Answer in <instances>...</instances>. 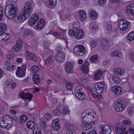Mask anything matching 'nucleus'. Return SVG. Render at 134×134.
<instances>
[{
	"instance_id": "obj_1",
	"label": "nucleus",
	"mask_w": 134,
	"mask_h": 134,
	"mask_svg": "<svg viewBox=\"0 0 134 134\" xmlns=\"http://www.w3.org/2000/svg\"><path fill=\"white\" fill-rule=\"evenodd\" d=\"M96 113L90 109L82 112L81 118L82 127L84 130H89L90 125H92L96 121Z\"/></svg>"
},
{
	"instance_id": "obj_2",
	"label": "nucleus",
	"mask_w": 134,
	"mask_h": 134,
	"mask_svg": "<svg viewBox=\"0 0 134 134\" xmlns=\"http://www.w3.org/2000/svg\"><path fill=\"white\" fill-rule=\"evenodd\" d=\"M17 9L16 6L13 4H8L5 9V13L6 16L10 19H13L15 16Z\"/></svg>"
},
{
	"instance_id": "obj_3",
	"label": "nucleus",
	"mask_w": 134,
	"mask_h": 134,
	"mask_svg": "<svg viewBox=\"0 0 134 134\" xmlns=\"http://www.w3.org/2000/svg\"><path fill=\"white\" fill-rule=\"evenodd\" d=\"M12 123V119L8 115L3 116L0 121V126L3 128L9 129Z\"/></svg>"
},
{
	"instance_id": "obj_4",
	"label": "nucleus",
	"mask_w": 134,
	"mask_h": 134,
	"mask_svg": "<svg viewBox=\"0 0 134 134\" xmlns=\"http://www.w3.org/2000/svg\"><path fill=\"white\" fill-rule=\"evenodd\" d=\"M126 104L123 100L118 99L117 100L115 106V110L117 111L121 112L126 107Z\"/></svg>"
},
{
	"instance_id": "obj_5",
	"label": "nucleus",
	"mask_w": 134,
	"mask_h": 134,
	"mask_svg": "<svg viewBox=\"0 0 134 134\" xmlns=\"http://www.w3.org/2000/svg\"><path fill=\"white\" fill-rule=\"evenodd\" d=\"M105 84L102 82L96 83L94 85V91L96 93L99 95L101 94L103 92Z\"/></svg>"
},
{
	"instance_id": "obj_6",
	"label": "nucleus",
	"mask_w": 134,
	"mask_h": 134,
	"mask_svg": "<svg viewBox=\"0 0 134 134\" xmlns=\"http://www.w3.org/2000/svg\"><path fill=\"white\" fill-rule=\"evenodd\" d=\"M74 52L80 56L83 55L85 54L86 50L84 47L82 45H77L73 49Z\"/></svg>"
},
{
	"instance_id": "obj_7",
	"label": "nucleus",
	"mask_w": 134,
	"mask_h": 134,
	"mask_svg": "<svg viewBox=\"0 0 134 134\" xmlns=\"http://www.w3.org/2000/svg\"><path fill=\"white\" fill-rule=\"evenodd\" d=\"M115 130L116 134H127L125 127L122 123H118L116 125Z\"/></svg>"
},
{
	"instance_id": "obj_8",
	"label": "nucleus",
	"mask_w": 134,
	"mask_h": 134,
	"mask_svg": "<svg viewBox=\"0 0 134 134\" xmlns=\"http://www.w3.org/2000/svg\"><path fill=\"white\" fill-rule=\"evenodd\" d=\"M22 46V41L19 40L16 41V44L12 48L11 51L13 52H18L21 50Z\"/></svg>"
},
{
	"instance_id": "obj_9",
	"label": "nucleus",
	"mask_w": 134,
	"mask_h": 134,
	"mask_svg": "<svg viewBox=\"0 0 134 134\" xmlns=\"http://www.w3.org/2000/svg\"><path fill=\"white\" fill-rule=\"evenodd\" d=\"M81 87H77L75 91V94L76 97L80 100H82L86 98L85 95L84 93L81 92Z\"/></svg>"
},
{
	"instance_id": "obj_10",
	"label": "nucleus",
	"mask_w": 134,
	"mask_h": 134,
	"mask_svg": "<svg viewBox=\"0 0 134 134\" xmlns=\"http://www.w3.org/2000/svg\"><path fill=\"white\" fill-rule=\"evenodd\" d=\"M65 55L62 52H58L55 57L56 60L58 63H62L65 60Z\"/></svg>"
},
{
	"instance_id": "obj_11",
	"label": "nucleus",
	"mask_w": 134,
	"mask_h": 134,
	"mask_svg": "<svg viewBox=\"0 0 134 134\" xmlns=\"http://www.w3.org/2000/svg\"><path fill=\"white\" fill-rule=\"evenodd\" d=\"M102 127L101 131L100 132L101 134H110L111 131L109 125H105L102 126Z\"/></svg>"
},
{
	"instance_id": "obj_12",
	"label": "nucleus",
	"mask_w": 134,
	"mask_h": 134,
	"mask_svg": "<svg viewBox=\"0 0 134 134\" xmlns=\"http://www.w3.org/2000/svg\"><path fill=\"white\" fill-rule=\"evenodd\" d=\"M112 91L117 96L120 95L122 93L121 87L118 85L113 86L111 89Z\"/></svg>"
},
{
	"instance_id": "obj_13",
	"label": "nucleus",
	"mask_w": 134,
	"mask_h": 134,
	"mask_svg": "<svg viewBox=\"0 0 134 134\" xmlns=\"http://www.w3.org/2000/svg\"><path fill=\"white\" fill-rule=\"evenodd\" d=\"M26 56L28 58H30L33 61L37 62L38 61V58L34 53L27 51L26 54Z\"/></svg>"
},
{
	"instance_id": "obj_14",
	"label": "nucleus",
	"mask_w": 134,
	"mask_h": 134,
	"mask_svg": "<svg viewBox=\"0 0 134 134\" xmlns=\"http://www.w3.org/2000/svg\"><path fill=\"white\" fill-rule=\"evenodd\" d=\"M65 69L67 72L69 74H71L74 71L73 66L70 62H68L66 64Z\"/></svg>"
},
{
	"instance_id": "obj_15",
	"label": "nucleus",
	"mask_w": 134,
	"mask_h": 134,
	"mask_svg": "<svg viewBox=\"0 0 134 134\" xmlns=\"http://www.w3.org/2000/svg\"><path fill=\"white\" fill-rule=\"evenodd\" d=\"M84 33L83 30L79 29L76 31L75 35V38L77 39L82 38L83 37Z\"/></svg>"
},
{
	"instance_id": "obj_16",
	"label": "nucleus",
	"mask_w": 134,
	"mask_h": 134,
	"mask_svg": "<svg viewBox=\"0 0 134 134\" xmlns=\"http://www.w3.org/2000/svg\"><path fill=\"white\" fill-rule=\"evenodd\" d=\"M11 37V36L8 33L3 32L0 34V39L4 41H7L9 40Z\"/></svg>"
},
{
	"instance_id": "obj_17",
	"label": "nucleus",
	"mask_w": 134,
	"mask_h": 134,
	"mask_svg": "<svg viewBox=\"0 0 134 134\" xmlns=\"http://www.w3.org/2000/svg\"><path fill=\"white\" fill-rule=\"evenodd\" d=\"M25 71L20 67H18L17 69V71L16 73V76L19 77L24 76L25 75Z\"/></svg>"
},
{
	"instance_id": "obj_18",
	"label": "nucleus",
	"mask_w": 134,
	"mask_h": 134,
	"mask_svg": "<svg viewBox=\"0 0 134 134\" xmlns=\"http://www.w3.org/2000/svg\"><path fill=\"white\" fill-rule=\"evenodd\" d=\"M89 64L88 62H85L81 67L82 71L85 74H87L88 72L89 69L88 68Z\"/></svg>"
},
{
	"instance_id": "obj_19",
	"label": "nucleus",
	"mask_w": 134,
	"mask_h": 134,
	"mask_svg": "<svg viewBox=\"0 0 134 134\" xmlns=\"http://www.w3.org/2000/svg\"><path fill=\"white\" fill-rule=\"evenodd\" d=\"M113 71L115 74H119L121 75H123L125 72L124 70L120 68H114Z\"/></svg>"
},
{
	"instance_id": "obj_20",
	"label": "nucleus",
	"mask_w": 134,
	"mask_h": 134,
	"mask_svg": "<svg viewBox=\"0 0 134 134\" xmlns=\"http://www.w3.org/2000/svg\"><path fill=\"white\" fill-rule=\"evenodd\" d=\"M59 13H60V19L62 20L65 19L70 16V13L69 12H68L67 13L65 12L61 13L60 12H59Z\"/></svg>"
},
{
	"instance_id": "obj_21",
	"label": "nucleus",
	"mask_w": 134,
	"mask_h": 134,
	"mask_svg": "<svg viewBox=\"0 0 134 134\" xmlns=\"http://www.w3.org/2000/svg\"><path fill=\"white\" fill-rule=\"evenodd\" d=\"M89 14L90 18L92 20H94L97 18V14L95 11L91 10Z\"/></svg>"
},
{
	"instance_id": "obj_22",
	"label": "nucleus",
	"mask_w": 134,
	"mask_h": 134,
	"mask_svg": "<svg viewBox=\"0 0 134 134\" xmlns=\"http://www.w3.org/2000/svg\"><path fill=\"white\" fill-rule=\"evenodd\" d=\"M31 11L30 10L24 8L21 11V13L22 14V15H24L26 17V18H27L31 14Z\"/></svg>"
},
{
	"instance_id": "obj_23",
	"label": "nucleus",
	"mask_w": 134,
	"mask_h": 134,
	"mask_svg": "<svg viewBox=\"0 0 134 134\" xmlns=\"http://www.w3.org/2000/svg\"><path fill=\"white\" fill-rule=\"evenodd\" d=\"M80 20L83 21L87 17V14L83 10H80L79 12Z\"/></svg>"
},
{
	"instance_id": "obj_24",
	"label": "nucleus",
	"mask_w": 134,
	"mask_h": 134,
	"mask_svg": "<svg viewBox=\"0 0 134 134\" xmlns=\"http://www.w3.org/2000/svg\"><path fill=\"white\" fill-rule=\"evenodd\" d=\"M32 1H28L25 2L24 8L31 11L32 7Z\"/></svg>"
},
{
	"instance_id": "obj_25",
	"label": "nucleus",
	"mask_w": 134,
	"mask_h": 134,
	"mask_svg": "<svg viewBox=\"0 0 134 134\" xmlns=\"http://www.w3.org/2000/svg\"><path fill=\"white\" fill-rule=\"evenodd\" d=\"M53 58L52 57V55L49 56L47 58V59L45 60L44 62L46 64L49 65L50 64H52L53 63Z\"/></svg>"
},
{
	"instance_id": "obj_26",
	"label": "nucleus",
	"mask_w": 134,
	"mask_h": 134,
	"mask_svg": "<svg viewBox=\"0 0 134 134\" xmlns=\"http://www.w3.org/2000/svg\"><path fill=\"white\" fill-rule=\"evenodd\" d=\"M112 57H121L122 56V53L119 50H116L114 52H113L110 53Z\"/></svg>"
},
{
	"instance_id": "obj_27",
	"label": "nucleus",
	"mask_w": 134,
	"mask_h": 134,
	"mask_svg": "<svg viewBox=\"0 0 134 134\" xmlns=\"http://www.w3.org/2000/svg\"><path fill=\"white\" fill-rule=\"evenodd\" d=\"M34 83L36 85L38 84L40 82V76L39 75L35 74L33 78Z\"/></svg>"
},
{
	"instance_id": "obj_28",
	"label": "nucleus",
	"mask_w": 134,
	"mask_h": 134,
	"mask_svg": "<svg viewBox=\"0 0 134 134\" xmlns=\"http://www.w3.org/2000/svg\"><path fill=\"white\" fill-rule=\"evenodd\" d=\"M7 28V26L5 24L1 23L0 24V34H1L5 32Z\"/></svg>"
},
{
	"instance_id": "obj_29",
	"label": "nucleus",
	"mask_w": 134,
	"mask_h": 134,
	"mask_svg": "<svg viewBox=\"0 0 134 134\" xmlns=\"http://www.w3.org/2000/svg\"><path fill=\"white\" fill-rule=\"evenodd\" d=\"M102 72L100 71H98L96 72L94 76V79L95 80H98L99 79L100 77L102 76Z\"/></svg>"
},
{
	"instance_id": "obj_30",
	"label": "nucleus",
	"mask_w": 134,
	"mask_h": 134,
	"mask_svg": "<svg viewBox=\"0 0 134 134\" xmlns=\"http://www.w3.org/2000/svg\"><path fill=\"white\" fill-rule=\"evenodd\" d=\"M125 24H124L122 26V27L121 30H124L126 29H127L128 28H129L130 26V22L125 20Z\"/></svg>"
},
{
	"instance_id": "obj_31",
	"label": "nucleus",
	"mask_w": 134,
	"mask_h": 134,
	"mask_svg": "<svg viewBox=\"0 0 134 134\" xmlns=\"http://www.w3.org/2000/svg\"><path fill=\"white\" fill-rule=\"evenodd\" d=\"M34 123L32 121H28L26 123V126L28 128L32 129L34 126Z\"/></svg>"
},
{
	"instance_id": "obj_32",
	"label": "nucleus",
	"mask_w": 134,
	"mask_h": 134,
	"mask_svg": "<svg viewBox=\"0 0 134 134\" xmlns=\"http://www.w3.org/2000/svg\"><path fill=\"white\" fill-rule=\"evenodd\" d=\"M33 31L32 30L30 29H26L24 30V36H27L29 34L33 35Z\"/></svg>"
},
{
	"instance_id": "obj_33",
	"label": "nucleus",
	"mask_w": 134,
	"mask_h": 134,
	"mask_svg": "<svg viewBox=\"0 0 134 134\" xmlns=\"http://www.w3.org/2000/svg\"><path fill=\"white\" fill-rule=\"evenodd\" d=\"M33 134H42L41 130L40 127L34 128L32 131Z\"/></svg>"
},
{
	"instance_id": "obj_34",
	"label": "nucleus",
	"mask_w": 134,
	"mask_h": 134,
	"mask_svg": "<svg viewBox=\"0 0 134 134\" xmlns=\"http://www.w3.org/2000/svg\"><path fill=\"white\" fill-rule=\"evenodd\" d=\"M125 20L124 19H121L118 21V26L120 30H121L124 24H125Z\"/></svg>"
},
{
	"instance_id": "obj_35",
	"label": "nucleus",
	"mask_w": 134,
	"mask_h": 134,
	"mask_svg": "<svg viewBox=\"0 0 134 134\" xmlns=\"http://www.w3.org/2000/svg\"><path fill=\"white\" fill-rule=\"evenodd\" d=\"M90 28L91 30H97L98 29V27L95 24V23L92 22L91 23L90 25Z\"/></svg>"
},
{
	"instance_id": "obj_36",
	"label": "nucleus",
	"mask_w": 134,
	"mask_h": 134,
	"mask_svg": "<svg viewBox=\"0 0 134 134\" xmlns=\"http://www.w3.org/2000/svg\"><path fill=\"white\" fill-rule=\"evenodd\" d=\"M133 107L131 106H129L127 108L128 114L129 115H131L134 112Z\"/></svg>"
},
{
	"instance_id": "obj_37",
	"label": "nucleus",
	"mask_w": 134,
	"mask_h": 134,
	"mask_svg": "<svg viewBox=\"0 0 134 134\" xmlns=\"http://www.w3.org/2000/svg\"><path fill=\"white\" fill-rule=\"evenodd\" d=\"M52 126L53 129L56 130H59L60 127L59 123H57L56 122H52Z\"/></svg>"
},
{
	"instance_id": "obj_38",
	"label": "nucleus",
	"mask_w": 134,
	"mask_h": 134,
	"mask_svg": "<svg viewBox=\"0 0 134 134\" xmlns=\"http://www.w3.org/2000/svg\"><path fill=\"white\" fill-rule=\"evenodd\" d=\"M65 86L66 89L68 90H71L73 88L72 83L70 82H67L65 84Z\"/></svg>"
},
{
	"instance_id": "obj_39",
	"label": "nucleus",
	"mask_w": 134,
	"mask_h": 134,
	"mask_svg": "<svg viewBox=\"0 0 134 134\" xmlns=\"http://www.w3.org/2000/svg\"><path fill=\"white\" fill-rule=\"evenodd\" d=\"M98 56L97 55H92L91 58H90V60L92 62H95L98 60Z\"/></svg>"
},
{
	"instance_id": "obj_40",
	"label": "nucleus",
	"mask_w": 134,
	"mask_h": 134,
	"mask_svg": "<svg viewBox=\"0 0 134 134\" xmlns=\"http://www.w3.org/2000/svg\"><path fill=\"white\" fill-rule=\"evenodd\" d=\"M128 39L129 40H133L134 39V32H131L128 34L127 37Z\"/></svg>"
},
{
	"instance_id": "obj_41",
	"label": "nucleus",
	"mask_w": 134,
	"mask_h": 134,
	"mask_svg": "<svg viewBox=\"0 0 134 134\" xmlns=\"http://www.w3.org/2000/svg\"><path fill=\"white\" fill-rule=\"evenodd\" d=\"M113 80L116 84L119 83L120 82V80L117 75H115L113 77Z\"/></svg>"
},
{
	"instance_id": "obj_42",
	"label": "nucleus",
	"mask_w": 134,
	"mask_h": 134,
	"mask_svg": "<svg viewBox=\"0 0 134 134\" xmlns=\"http://www.w3.org/2000/svg\"><path fill=\"white\" fill-rule=\"evenodd\" d=\"M132 9H134V4L132 3H129V5L127 7V9L126 10V12L128 11H130V10Z\"/></svg>"
},
{
	"instance_id": "obj_43",
	"label": "nucleus",
	"mask_w": 134,
	"mask_h": 134,
	"mask_svg": "<svg viewBox=\"0 0 134 134\" xmlns=\"http://www.w3.org/2000/svg\"><path fill=\"white\" fill-rule=\"evenodd\" d=\"M31 18L34 20L36 23L38 21L39 19L38 15L36 14H32Z\"/></svg>"
},
{
	"instance_id": "obj_44",
	"label": "nucleus",
	"mask_w": 134,
	"mask_h": 134,
	"mask_svg": "<svg viewBox=\"0 0 134 134\" xmlns=\"http://www.w3.org/2000/svg\"><path fill=\"white\" fill-rule=\"evenodd\" d=\"M107 0H98V4L99 6H103L107 3Z\"/></svg>"
},
{
	"instance_id": "obj_45",
	"label": "nucleus",
	"mask_w": 134,
	"mask_h": 134,
	"mask_svg": "<svg viewBox=\"0 0 134 134\" xmlns=\"http://www.w3.org/2000/svg\"><path fill=\"white\" fill-rule=\"evenodd\" d=\"M35 23L36 22H35L34 20L31 17L29 19L28 21V24L30 26H31L34 25Z\"/></svg>"
},
{
	"instance_id": "obj_46",
	"label": "nucleus",
	"mask_w": 134,
	"mask_h": 134,
	"mask_svg": "<svg viewBox=\"0 0 134 134\" xmlns=\"http://www.w3.org/2000/svg\"><path fill=\"white\" fill-rule=\"evenodd\" d=\"M49 33L50 34H51L57 37L60 36L62 35V34L61 32H53V33H52L50 31Z\"/></svg>"
},
{
	"instance_id": "obj_47",
	"label": "nucleus",
	"mask_w": 134,
	"mask_h": 134,
	"mask_svg": "<svg viewBox=\"0 0 134 134\" xmlns=\"http://www.w3.org/2000/svg\"><path fill=\"white\" fill-rule=\"evenodd\" d=\"M80 23L78 21L74 23L72 25L73 27L75 29L79 28L80 27Z\"/></svg>"
},
{
	"instance_id": "obj_48",
	"label": "nucleus",
	"mask_w": 134,
	"mask_h": 134,
	"mask_svg": "<svg viewBox=\"0 0 134 134\" xmlns=\"http://www.w3.org/2000/svg\"><path fill=\"white\" fill-rule=\"evenodd\" d=\"M49 4L52 6H54L56 3V0H48Z\"/></svg>"
},
{
	"instance_id": "obj_49",
	"label": "nucleus",
	"mask_w": 134,
	"mask_h": 134,
	"mask_svg": "<svg viewBox=\"0 0 134 134\" xmlns=\"http://www.w3.org/2000/svg\"><path fill=\"white\" fill-rule=\"evenodd\" d=\"M69 113V108L65 107L63 108L62 111V113L64 116H65Z\"/></svg>"
},
{
	"instance_id": "obj_50",
	"label": "nucleus",
	"mask_w": 134,
	"mask_h": 134,
	"mask_svg": "<svg viewBox=\"0 0 134 134\" xmlns=\"http://www.w3.org/2000/svg\"><path fill=\"white\" fill-rule=\"evenodd\" d=\"M20 118L22 122H25V121L27 120V116L25 115H22L20 117Z\"/></svg>"
},
{
	"instance_id": "obj_51",
	"label": "nucleus",
	"mask_w": 134,
	"mask_h": 134,
	"mask_svg": "<svg viewBox=\"0 0 134 134\" xmlns=\"http://www.w3.org/2000/svg\"><path fill=\"white\" fill-rule=\"evenodd\" d=\"M44 27L43 25H42L40 22H38L36 26L35 27V29L37 30H41Z\"/></svg>"
},
{
	"instance_id": "obj_52",
	"label": "nucleus",
	"mask_w": 134,
	"mask_h": 134,
	"mask_svg": "<svg viewBox=\"0 0 134 134\" xmlns=\"http://www.w3.org/2000/svg\"><path fill=\"white\" fill-rule=\"evenodd\" d=\"M3 8L2 7L0 6V20L2 21L3 20L2 18L3 16Z\"/></svg>"
},
{
	"instance_id": "obj_53",
	"label": "nucleus",
	"mask_w": 134,
	"mask_h": 134,
	"mask_svg": "<svg viewBox=\"0 0 134 134\" xmlns=\"http://www.w3.org/2000/svg\"><path fill=\"white\" fill-rule=\"evenodd\" d=\"M75 31L72 30H70L68 31V35H69L71 37H73L74 36L75 34Z\"/></svg>"
},
{
	"instance_id": "obj_54",
	"label": "nucleus",
	"mask_w": 134,
	"mask_h": 134,
	"mask_svg": "<svg viewBox=\"0 0 134 134\" xmlns=\"http://www.w3.org/2000/svg\"><path fill=\"white\" fill-rule=\"evenodd\" d=\"M39 68L37 66H34L32 68V71L34 73L37 72Z\"/></svg>"
},
{
	"instance_id": "obj_55",
	"label": "nucleus",
	"mask_w": 134,
	"mask_h": 134,
	"mask_svg": "<svg viewBox=\"0 0 134 134\" xmlns=\"http://www.w3.org/2000/svg\"><path fill=\"white\" fill-rule=\"evenodd\" d=\"M20 18L19 19L20 20V21H24L26 17L24 16L23 15H22V14L21 13L19 16Z\"/></svg>"
},
{
	"instance_id": "obj_56",
	"label": "nucleus",
	"mask_w": 134,
	"mask_h": 134,
	"mask_svg": "<svg viewBox=\"0 0 134 134\" xmlns=\"http://www.w3.org/2000/svg\"><path fill=\"white\" fill-rule=\"evenodd\" d=\"M26 99H27L29 100H31L33 97L32 95L29 93L26 94Z\"/></svg>"
},
{
	"instance_id": "obj_57",
	"label": "nucleus",
	"mask_w": 134,
	"mask_h": 134,
	"mask_svg": "<svg viewBox=\"0 0 134 134\" xmlns=\"http://www.w3.org/2000/svg\"><path fill=\"white\" fill-rule=\"evenodd\" d=\"M97 43L95 41H92L90 42V46L92 48H94L96 47L97 46Z\"/></svg>"
},
{
	"instance_id": "obj_58",
	"label": "nucleus",
	"mask_w": 134,
	"mask_h": 134,
	"mask_svg": "<svg viewBox=\"0 0 134 134\" xmlns=\"http://www.w3.org/2000/svg\"><path fill=\"white\" fill-rule=\"evenodd\" d=\"M122 123L123 124L124 126H125L127 125H130L131 123L129 121L127 120H124L122 121Z\"/></svg>"
},
{
	"instance_id": "obj_59",
	"label": "nucleus",
	"mask_w": 134,
	"mask_h": 134,
	"mask_svg": "<svg viewBox=\"0 0 134 134\" xmlns=\"http://www.w3.org/2000/svg\"><path fill=\"white\" fill-rule=\"evenodd\" d=\"M75 132L73 129L69 130L66 132V134H75Z\"/></svg>"
},
{
	"instance_id": "obj_60",
	"label": "nucleus",
	"mask_w": 134,
	"mask_h": 134,
	"mask_svg": "<svg viewBox=\"0 0 134 134\" xmlns=\"http://www.w3.org/2000/svg\"><path fill=\"white\" fill-rule=\"evenodd\" d=\"M20 96L22 98L26 99V94H24L23 92H21L19 94Z\"/></svg>"
},
{
	"instance_id": "obj_61",
	"label": "nucleus",
	"mask_w": 134,
	"mask_h": 134,
	"mask_svg": "<svg viewBox=\"0 0 134 134\" xmlns=\"http://www.w3.org/2000/svg\"><path fill=\"white\" fill-rule=\"evenodd\" d=\"M53 113L55 115H59L60 113V111L57 109L55 110H54Z\"/></svg>"
},
{
	"instance_id": "obj_62",
	"label": "nucleus",
	"mask_w": 134,
	"mask_h": 134,
	"mask_svg": "<svg viewBox=\"0 0 134 134\" xmlns=\"http://www.w3.org/2000/svg\"><path fill=\"white\" fill-rule=\"evenodd\" d=\"M107 28L108 30L109 31H111L112 29V26L111 24H107Z\"/></svg>"
},
{
	"instance_id": "obj_63",
	"label": "nucleus",
	"mask_w": 134,
	"mask_h": 134,
	"mask_svg": "<svg viewBox=\"0 0 134 134\" xmlns=\"http://www.w3.org/2000/svg\"><path fill=\"white\" fill-rule=\"evenodd\" d=\"M14 18V20L16 22H21L20 20L19 19L20 18H19V16H15Z\"/></svg>"
},
{
	"instance_id": "obj_64",
	"label": "nucleus",
	"mask_w": 134,
	"mask_h": 134,
	"mask_svg": "<svg viewBox=\"0 0 134 134\" xmlns=\"http://www.w3.org/2000/svg\"><path fill=\"white\" fill-rule=\"evenodd\" d=\"M88 134H97L96 132L94 130H91L89 131Z\"/></svg>"
}]
</instances>
